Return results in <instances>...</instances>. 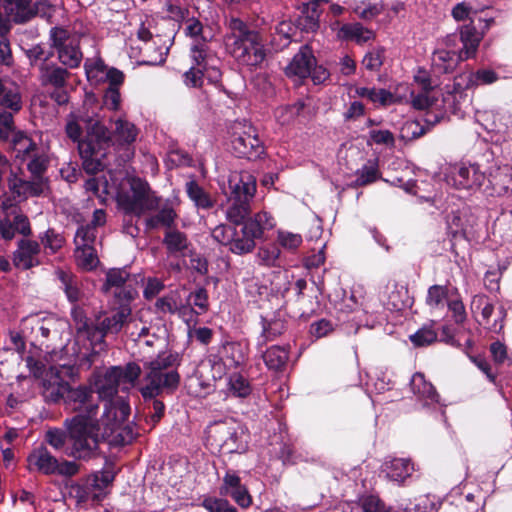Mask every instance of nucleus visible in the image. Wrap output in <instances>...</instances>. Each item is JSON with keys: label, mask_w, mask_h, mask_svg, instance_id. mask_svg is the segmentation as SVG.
Here are the masks:
<instances>
[{"label": "nucleus", "mask_w": 512, "mask_h": 512, "mask_svg": "<svg viewBox=\"0 0 512 512\" xmlns=\"http://www.w3.org/2000/svg\"><path fill=\"white\" fill-rule=\"evenodd\" d=\"M448 297L446 286L433 285L429 287L426 297V303L429 307L437 309L443 307Z\"/></svg>", "instance_id": "nucleus-47"}, {"label": "nucleus", "mask_w": 512, "mask_h": 512, "mask_svg": "<svg viewBox=\"0 0 512 512\" xmlns=\"http://www.w3.org/2000/svg\"><path fill=\"white\" fill-rule=\"evenodd\" d=\"M411 104L413 108L418 110H426L425 120L428 114L436 112L440 105L439 93L436 90H420L419 92L411 91Z\"/></svg>", "instance_id": "nucleus-34"}, {"label": "nucleus", "mask_w": 512, "mask_h": 512, "mask_svg": "<svg viewBox=\"0 0 512 512\" xmlns=\"http://www.w3.org/2000/svg\"><path fill=\"white\" fill-rule=\"evenodd\" d=\"M407 292L397 287H393L388 295L387 307L390 310L400 311L407 306Z\"/></svg>", "instance_id": "nucleus-55"}, {"label": "nucleus", "mask_w": 512, "mask_h": 512, "mask_svg": "<svg viewBox=\"0 0 512 512\" xmlns=\"http://www.w3.org/2000/svg\"><path fill=\"white\" fill-rule=\"evenodd\" d=\"M369 101H371L373 104L385 107L396 103L397 100L396 97L386 89L371 88Z\"/></svg>", "instance_id": "nucleus-56"}, {"label": "nucleus", "mask_w": 512, "mask_h": 512, "mask_svg": "<svg viewBox=\"0 0 512 512\" xmlns=\"http://www.w3.org/2000/svg\"><path fill=\"white\" fill-rule=\"evenodd\" d=\"M97 109V106L85 102L80 109L68 114L65 124L67 137L78 144L83 169L92 175L104 169L103 160L112 146H130L139 133L138 128L123 117L111 120V132Z\"/></svg>", "instance_id": "nucleus-2"}, {"label": "nucleus", "mask_w": 512, "mask_h": 512, "mask_svg": "<svg viewBox=\"0 0 512 512\" xmlns=\"http://www.w3.org/2000/svg\"><path fill=\"white\" fill-rule=\"evenodd\" d=\"M337 36L341 40H352L357 44H364L374 40L375 33L364 27L361 23H347L340 27Z\"/></svg>", "instance_id": "nucleus-33"}, {"label": "nucleus", "mask_w": 512, "mask_h": 512, "mask_svg": "<svg viewBox=\"0 0 512 512\" xmlns=\"http://www.w3.org/2000/svg\"><path fill=\"white\" fill-rule=\"evenodd\" d=\"M39 239L44 248L49 250L52 254L61 249L64 244L63 236L57 233L54 229H48L44 233L40 234Z\"/></svg>", "instance_id": "nucleus-48"}, {"label": "nucleus", "mask_w": 512, "mask_h": 512, "mask_svg": "<svg viewBox=\"0 0 512 512\" xmlns=\"http://www.w3.org/2000/svg\"><path fill=\"white\" fill-rule=\"evenodd\" d=\"M256 192V179L248 172H232L228 178L226 218L229 222L244 224L251 213V201Z\"/></svg>", "instance_id": "nucleus-6"}, {"label": "nucleus", "mask_w": 512, "mask_h": 512, "mask_svg": "<svg viewBox=\"0 0 512 512\" xmlns=\"http://www.w3.org/2000/svg\"><path fill=\"white\" fill-rule=\"evenodd\" d=\"M204 76L208 77V71L196 66H191L188 71L184 73V82L190 87H200L203 83Z\"/></svg>", "instance_id": "nucleus-60"}, {"label": "nucleus", "mask_w": 512, "mask_h": 512, "mask_svg": "<svg viewBox=\"0 0 512 512\" xmlns=\"http://www.w3.org/2000/svg\"><path fill=\"white\" fill-rule=\"evenodd\" d=\"M73 460H62L57 462L55 474L63 477H73L80 471V465L77 463L78 459L71 457Z\"/></svg>", "instance_id": "nucleus-59"}, {"label": "nucleus", "mask_w": 512, "mask_h": 512, "mask_svg": "<svg viewBox=\"0 0 512 512\" xmlns=\"http://www.w3.org/2000/svg\"><path fill=\"white\" fill-rule=\"evenodd\" d=\"M470 309L477 323L486 330L493 333L502 331L507 316L504 306L495 307L488 296L476 294L472 298Z\"/></svg>", "instance_id": "nucleus-10"}, {"label": "nucleus", "mask_w": 512, "mask_h": 512, "mask_svg": "<svg viewBox=\"0 0 512 512\" xmlns=\"http://www.w3.org/2000/svg\"><path fill=\"white\" fill-rule=\"evenodd\" d=\"M13 146L17 153V157L22 154L23 156H31L37 150L36 144L25 133L18 131L13 135Z\"/></svg>", "instance_id": "nucleus-46"}, {"label": "nucleus", "mask_w": 512, "mask_h": 512, "mask_svg": "<svg viewBox=\"0 0 512 512\" xmlns=\"http://www.w3.org/2000/svg\"><path fill=\"white\" fill-rule=\"evenodd\" d=\"M163 244L169 254H180L188 249L189 240L184 232L171 227L164 234Z\"/></svg>", "instance_id": "nucleus-37"}, {"label": "nucleus", "mask_w": 512, "mask_h": 512, "mask_svg": "<svg viewBox=\"0 0 512 512\" xmlns=\"http://www.w3.org/2000/svg\"><path fill=\"white\" fill-rule=\"evenodd\" d=\"M8 188L14 197L26 199L40 196L47 189V179L31 178V180H27L11 171L8 177Z\"/></svg>", "instance_id": "nucleus-23"}, {"label": "nucleus", "mask_w": 512, "mask_h": 512, "mask_svg": "<svg viewBox=\"0 0 512 512\" xmlns=\"http://www.w3.org/2000/svg\"><path fill=\"white\" fill-rule=\"evenodd\" d=\"M363 8L361 6H357L355 8V12L365 20L372 19L379 14H381L384 10V4L382 2L379 3H370V2H362Z\"/></svg>", "instance_id": "nucleus-58"}, {"label": "nucleus", "mask_w": 512, "mask_h": 512, "mask_svg": "<svg viewBox=\"0 0 512 512\" xmlns=\"http://www.w3.org/2000/svg\"><path fill=\"white\" fill-rule=\"evenodd\" d=\"M58 324V320L53 315L36 314L23 320V329L30 330L34 339L42 344V340L48 339L51 334L57 335L59 333Z\"/></svg>", "instance_id": "nucleus-25"}, {"label": "nucleus", "mask_w": 512, "mask_h": 512, "mask_svg": "<svg viewBox=\"0 0 512 512\" xmlns=\"http://www.w3.org/2000/svg\"><path fill=\"white\" fill-rule=\"evenodd\" d=\"M21 107L19 88L14 85L6 86L0 79V110H3L0 112V125L9 136L13 129L12 113L18 112Z\"/></svg>", "instance_id": "nucleus-17"}, {"label": "nucleus", "mask_w": 512, "mask_h": 512, "mask_svg": "<svg viewBox=\"0 0 512 512\" xmlns=\"http://www.w3.org/2000/svg\"><path fill=\"white\" fill-rule=\"evenodd\" d=\"M288 357V351L280 346H272L263 354L266 366L272 370H281L285 366Z\"/></svg>", "instance_id": "nucleus-41"}, {"label": "nucleus", "mask_w": 512, "mask_h": 512, "mask_svg": "<svg viewBox=\"0 0 512 512\" xmlns=\"http://www.w3.org/2000/svg\"><path fill=\"white\" fill-rule=\"evenodd\" d=\"M228 390L236 397L245 398L251 394L252 388L246 377L240 373H233L228 379Z\"/></svg>", "instance_id": "nucleus-44"}, {"label": "nucleus", "mask_w": 512, "mask_h": 512, "mask_svg": "<svg viewBox=\"0 0 512 512\" xmlns=\"http://www.w3.org/2000/svg\"><path fill=\"white\" fill-rule=\"evenodd\" d=\"M460 80L463 77L455 78L452 84H447L444 91L439 98L440 105L437 107L436 112L428 114L426 123L429 125H435L440 122L447 113L459 114L461 111L462 103L465 101L466 93L465 89L468 87V83L464 85Z\"/></svg>", "instance_id": "nucleus-12"}, {"label": "nucleus", "mask_w": 512, "mask_h": 512, "mask_svg": "<svg viewBox=\"0 0 512 512\" xmlns=\"http://www.w3.org/2000/svg\"><path fill=\"white\" fill-rule=\"evenodd\" d=\"M130 277L125 269L113 268L106 273V281L102 286L104 293H109L114 288L116 303L129 304L137 295V291L127 281Z\"/></svg>", "instance_id": "nucleus-16"}, {"label": "nucleus", "mask_w": 512, "mask_h": 512, "mask_svg": "<svg viewBox=\"0 0 512 512\" xmlns=\"http://www.w3.org/2000/svg\"><path fill=\"white\" fill-rule=\"evenodd\" d=\"M277 240L281 247L288 250H295L301 245L302 236L288 231H278Z\"/></svg>", "instance_id": "nucleus-57"}, {"label": "nucleus", "mask_w": 512, "mask_h": 512, "mask_svg": "<svg viewBox=\"0 0 512 512\" xmlns=\"http://www.w3.org/2000/svg\"><path fill=\"white\" fill-rule=\"evenodd\" d=\"M280 255V250L276 246L263 247L258 251L260 264L265 266H275Z\"/></svg>", "instance_id": "nucleus-61"}, {"label": "nucleus", "mask_w": 512, "mask_h": 512, "mask_svg": "<svg viewBox=\"0 0 512 512\" xmlns=\"http://www.w3.org/2000/svg\"><path fill=\"white\" fill-rule=\"evenodd\" d=\"M27 164V169L31 173V178H45L43 174L48 167V158L44 154L34 153Z\"/></svg>", "instance_id": "nucleus-50"}, {"label": "nucleus", "mask_w": 512, "mask_h": 512, "mask_svg": "<svg viewBox=\"0 0 512 512\" xmlns=\"http://www.w3.org/2000/svg\"><path fill=\"white\" fill-rule=\"evenodd\" d=\"M141 375V368L135 362L125 366H111L95 381L98 398L104 401L101 423L105 433L115 431L130 415L131 408L125 397L118 396L119 388L128 391Z\"/></svg>", "instance_id": "nucleus-3"}, {"label": "nucleus", "mask_w": 512, "mask_h": 512, "mask_svg": "<svg viewBox=\"0 0 512 512\" xmlns=\"http://www.w3.org/2000/svg\"><path fill=\"white\" fill-rule=\"evenodd\" d=\"M184 32H185V35H187L193 39V42H195L196 40H201V41L206 40L202 36V32H203L202 23L194 17L186 20Z\"/></svg>", "instance_id": "nucleus-64"}, {"label": "nucleus", "mask_w": 512, "mask_h": 512, "mask_svg": "<svg viewBox=\"0 0 512 512\" xmlns=\"http://www.w3.org/2000/svg\"><path fill=\"white\" fill-rule=\"evenodd\" d=\"M118 204L126 214L141 217L146 215L144 226L146 231L173 227L178 215L175 210L176 200H162L151 190L149 184L140 179L133 178L130 191L118 196Z\"/></svg>", "instance_id": "nucleus-4"}, {"label": "nucleus", "mask_w": 512, "mask_h": 512, "mask_svg": "<svg viewBox=\"0 0 512 512\" xmlns=\"http://www.w3.org/2000/svg\"><path fill=\"white\" fill-rule=\"evenodd\" d=\"M16 234L29 237L32 228L29 218L20 209L14 208L0 217V237L4 241H11Z\"/></svg>", "instance_id": "nucleus-21"}, {"label": "nucleus", "mask_w": 512, "mask_h": 512, "mask_svg": "<svg viewBox=\"0 0 512 512\" xmlns=\"http://www.w3.org/2000/svg\"><path fill=\"white\" fill-rule=\"evenodd\" d=\"M117 304L118 307L111 315L105 314L97 319L96 330L100 333L101 338L107 334H117L131 315L129 304Z\"/></svg>", "instance_id": "nucleus-27"}, {"label": "nucleus", "mask_w": 512, "mask_h": 512, "mask_svg": "<svg viewBox=\"0 0 512 512\" xmlns=\"http://www.w3.org/2000/svg\"><path fill=\"white\" fill-rule=\"evenodd\" d=\"M180 383V375L177 369L169 372L146 370L143 385L140 387L141 396L145 401L165 394L170 395L176 391Z\"/></svg>", "instance_id": "nucleus-13"}, {"label": "nucleus", "mask_w": 512, "mask_h": 512, "mask_svg": "<svg viewBox=\"0 0 512 512\" xmlns=\"http://www.w3.org/2000/svg\"><path fill=\"white\" fill-rule=\"evenodd\" d=\"M85 72L89 80L98 79L99 74L105 72V65L99 58H88L84 63Z\"/></svg>", "instance_id": "nucleus-62"}, {"label": "nucleus", "mask_w": 512, "mask_h": 512, "mask_svg": "<svg viewBox=\"0 0 512 512\" xmlns=\"http://www.w3.org/2000/svg\"><path fill=\"white\" fill-rule=\"evenodd\" d=\"M207 440L210 444L224 453L238 452L239 443L238 425L233 421H218L207 427Z\"/></svg>", "instance_id": "nucleus-15"}, {"label": "nucleus", "mask_w": 512, "mask_h": 512, "mask_svg": "<svg viewBox=\"0 0 512 512\" xmlns=\"http://www.w3.org/2000/svg\"><path fill=\"white\" fill-rule=\"evenodd\" d=\"M127 421L128 417L121 423V425L115 431L107 435V437L103 441L107 440L108 438L115 434V442L120 443L122 445L131 443L135 437V432L133 430V427L130 426V424Z\"/></svg>", "instance_id": "nucleus-52"}, {"label": "nucleus", "mask_w": 512, "mask_h": 512, "mask_svg": "<svg viewBox=\"0 0 512 512\" xmlns=\"http://www.w3.org/2000/svg\"><path fill=\"white\" fill-rule=\"evenodd\" d=\"M219 494L223 497H230L241 508H248L252 504V497L245 484L242 483L239 474L228 469L219 487Z\"/></svg>", "instance_id": "nucleus-20"}, {"label": "nucleus", "mask_w": 512, "mask_h": 512, "mask_svg": "<svg viewBox=\"0 0 512 512\" xmlns=\"http://www.w3.org/2000/svg\"><path fill=\"white\" fill-rule=\"evenodd\" d=\"M187 300L192 303L193 307L198 309L195 312L197 315L203 314L209 309L208 292L203 287H199L192 291Z\"/></svg>", "instance_id": "nucleus-49"}, {"label": "nucleus", "mask_w": 512, "mask_h": 512, "mask_svg": "<svg viewBox=\"0 0 512 512\" xmlns=\"http://www.w3.org/2000/svg\"><path fill=\"white\" fill-rule=\"evenodd\" d=\"M413 471L414 466L409 459L395 458L385 464L386 476L395 482H403Z\"/></svg>", "instance_id": "nucleus-35"}, {"label": "nucleus", "mask_w": 512, "mask_h": 512, "mask_svg": "<svg viewBox=\"0 0 512 512\" xmlns=\"http://www.w3.org/2000/svg\"><path fill=\"white\" fill-rule=\"evenodd\" d=\"M334 330V325L327 319H320L310 325V334L315 338H322Z\"/></svg>", "instance_id": "nucleus-63"}, {"label": "nucleus", "mask_w": 512, "mask_h": 512, "mask_svg": "<svg viewBox=\"0 0 512 512\" xmlns=\"http://www.w3.org/2000/svg\"><path fill=\"white\" fill-rule=\"evenodd\" d=\"M285 323L281 319L267 321L262 318V333L258 338V346H264L268 341L273 340L285 331Z\"/></svg>", "instance_id": "nucleus-40"}, {"label": "nucleus", "mask_w": 512, "mask_h": 512, "mask_svg": "<svg viewBox=\"0 0 512 512\" xmlns=\"http://www.w3.org/2000/svg\"><path fill=\"white\" fill-rule=\"evenodd\" d=\"M64 401L76 415L66 418L63 429L51 428L45 433V441L67 457L88 462L100 456V444L110 433H105L99 404L94 391L87 386L66 387Z\"/></svg>", "instance_id": "nucleus-1"}, {"label": "nucleus", "mask_w": 512, "mask_h": 512, "mask_svg": "<svg viewBox=\"0 0 512 512\" xmlns=\"http://www.w3.org/2000/svg\"><path fill=\"white\" fill-rule=\"evenodd\" d=\"M186 192L197 208L210 209L214 206L211 196L195 181L186 183Z\"/></svg>", "instance_id": "nucleus-39"}, {"label": "nucleus", "mask_w": 512, "mask_h": 512, "mask_svg": "<svg viewBox=\"0 0 512 512\" xmlns=\"http://www.w3.org/2000/svg\"><path fill=\"white\" fill-rule=\"evenodd\" d=\"M226 27L225 44L232 57L249 67L261 65L266 58L261 34L237 17L227 19Z\"/></svg>", "instance_id": "nucleus-5"}, {"label": "nucleus", "mask_w": 512, "mask_h": 512, "mask_svg": "<svg viewBox=\"0 0 512 512\" xmlns=\"http://www.w3.org/2000/svg\"><path fill=\"white\" fill-rule=\"evenodd\" d=\"M77 265L86 271L95 269L99 263L95 247L75 248Z\"/></svg>", "instance_id": "nucleus-42"}, {"label": "nucleus", "mask_w": 512, "mask_h": 512, "mask_svg": "<svg viewBox=\"0 0 512 512\" xmlns=\"http://www.w3.org/2000/svg\"><path fill=\"white\" fill-rule=\"evenodd\" d=\"M180 364V357L178 353L166 352L161 353L157 358L146 362L144 368L150 371L169 372L170 369H176Z\"/></svg>", "instance_id": "nucleus-38"}, {"label": "nucleus", "mask_w": 512, "mask_h": 512, "mask_svg": "<svg viewBox=\"0 0 512 512\" xmlns=\"http://www.w3.org/2000/svg\"><path fill=\"white\" fill-rule=\"evenodd\" d=\"M463 52H456L454 50H447L445 48H438L434 51L432 56L433 66L442 73L452 72L459 62L465 60Z\"/></svg>", "instance_id": "nucleus-32"}, {"label": "nucleus", "mask_w": 512, "mask_h": 512, "mask_svg": "<svg viewBox=\"0 0 512 512\" xmlns=\"http://www.w3.org/2000/svg\"><path fill=\"white\" fill-rule=\"evenodd\" d=\"M385 48L373 47L366 52L362 59V66L370 72H379L385 61Z\"/></svg>", "instance_id": "nucleus-43"}, {"label": "nucleus", "mask_w": 512, "mask_h": 512, "mask_svg": "<svg viewBox=\"0 0 512 512\" xmlns=\"http://www.w3.org/2000/svg\"><path fill=\"white\" fill-rule=\"evenodd\" d=\"M53 47L56 48L59 61L68 69L79 67L83 55L79 48V36L62 27L50 31Z\"/></svg>", "instance_id": "nucleus-11"}, {"label": "nucleus", "mask_w": 512, "mask_h": 512, "mask_svg": "<svg viewBox=\"0 0 512 512\" xmlns=\"http://www.w3.org/2000/svg\"><path fill=\"white\" fill-rule=\"evenodd\" d=\"M315 62L316 60L311 50L307 46H303L286 67V75L288 77L304 79L310 75Z\"/></svg>", "instance_id": "nucleus-29"}, {"label": "nucleus", "mask_w": 512, "mask_h": 512, "mask_svg": "<svg viewBox=\"0 0 512 512\" xmlns=\"http://www.w3.org/2000/svg\"><path fill=\"white\" fill-rule=\"evenodd\" d=\"M211 236L219 244L229 246L230 250L235 237V229L229 225L220 224L212 229Z\"/></svg>", "instance_id": "nucleus-51"}, {"label": "nucleus", "mask_w": 512, "mask_h": 512, "mask_svg": "<svg viewBox=\"0 0 512 512\" xmlns=\"http://www.w3.org/2000/svg\"><path fill=\"white\" fill-rule=\"evenodd\" d=\"M460 41L463 44V48L459 52H463V56L468 59L475 56L481 37L476 28L469 24L461 27Z\"/></svg>", "instance_id": "nucleus-36"}, {"label": "nucleus", "mask_w": 512, "mask_h": 512, "mask_svg": "<svg viewBox=\"0 0 512 512\" xmlns=\"http://www.w3.org/2000/svg\"><path fill=\"white\" fill-rule=\"evenodd\" d=\"M49 7L46 1H40L33 5L31 0L4 1V10L15 23H25L37 15L44 17L47 15Z\"/></svg>", "instance_id": "nucleus-18"}, {"label": "nucleus", "mask_w": 512, "mask_h": 512, "mask_svg": "<svg viewBox=\"0 0 512 512\" xmlns=\"http://www.w3.org/2000/svg\"><path fill=\"white\" fill-rule=\"evenodd\" d=\"M168 48L162 43V39L156 36L152 42H144V45H138L131 48V56L138 58V63L142 65L156 66L166 61Z\"/></svg>", "instance_id": "nucleus-24"}, {"label": "nucleus", "mask_w": 512, "mask_h": 512, "mask_svg": "<svg viewBox=\"0 0 512 512\" xmlns=\"http://www.w3.org/2000/svg\"><path fill=\"white\" fill-rule=\"evenodd\" d=\"M410 341L418 347L426 346L437 339V333L431 327H423L410 335Z\"/></svg>", "instance_id": "nucleus-53"}, {"label": "nucleus", "mask_w": 512, "mask_h": 512, "mask_svg": "<svg viewBox=\"0 0 512 512\" xmlns=\"http://www.w3.org/2000/svg\"><path fill=\"white\" fill-rule=\"evenodd\" d=\"M97 238V230L92 225H81L75 234L76 248L94 247Z\"/></svg>", "instance_id": "nucleus-45"}, {"label": "nucleus", "mask_w": 512, "mask_h": 512, "mask_svg": "<svg viewBox=\"0 0 512 512\" xmlns=\"http://www.w3.org/2000/svg\"><path fill=\"white\" fill-rule=\"evenodd\" d=\"M275 226L274 218L267 212H259L247 219L242 228L235 230L230 251L242 255L251 252L256 246V240L263 238L264 233Z\"/></svg>", "instance_id": "nucleus-7"}, {"label": "nucleus", "mask_w": 512, "mask_h": 512, "mask_svg": "<svg viewBox=\"0 0 512 512\" xmlns=\"http://www.w3.org/2000/svg\"><path fill=\"white\" fill-rule=\"evenodd\" d=\"M40 251L41 244L39 242L23 237L17 242V248L13 252V264L22 270L37 266L40 263L38 259Z\"/></svg>", "instance_id": "nucleus-26"}, {"label": "nucleus", "mask_w": 512, "mask_h": 512, "mask_svg": "<svg viewBox=\"0 0 512 512\" xmlns=\"http://www.w3.org/2000/svg\"><path fill=\"white\" fill-rule=\"evenodd\" d=\"M410 388L417 401L424 408H436L441 406L440 396L434 386L428 382L422 373H415L410 381Z\"/></svg>", "instance_id": "nucleus-28"}, {"label": "nucleus", "mask_w": 512, "mask_h": 512, "mask_svg": "<svg viewBox=\"0 0 512 512\" xmlns=\"http://www.w3.org/2000/svg\"><path fill=\"white\" fill-rule=\"evenodd\" d=\"M232 150L239 158L257 159L264 152L257 130L248 123L239 124L231 140Z\"/></svg>", "instance_id": "nucleus-14"}, {"label": "nucleus", "mask_w": 512, "mask_h": 512, "mask_svg": "<svg viewBox=\"0 0 512 512\" xmlns=\"http://www.w3.org/2000/svg\"><path fill=\"white\" fill-rule=\"evenodd\" d=\"M248 358V346L241 342L225 341L216 352L211 351L207 361L212 370L218 374V378L225 373L226 369L243 366Z\"/></svg>", "instance_id": "nucleus-9"}, {"label": "nucleus", "mask_w": 512, "mask_h": 512, "mask_svg": "<svg viewBox=\"0 0 512 512\" xmlns=\"http://www.w3.org/2000/svg\"><path fill=\"white\" fill-rule=\"evenodd\" d=\"M190 58L192 66L208 71V79L210 81H218L220 78V70L218 69V58L216 54L209 48L206 40H196L190 46Z\"/></svg>", "instance_id": "nucleus-19"}, {"label": "nucleus", "mask_w": 512, "mask_h": 512, "mask_svg": "<svg viewBox=\"0 0 512 512\" xmlns=\"http://www.w3.org/2000/svg\"><path fill=\"white\" fill-rule=\"evenodd\" d=\"M72 73L68 68L55 62H43L39 67V80L41 85L49 90L50 98L58 105L67 104L71 89L70 79Z\"/></svg>", "instance_id": "nucleus-8"}, {"label": "nucleus", "mask_w": 512, "mask_h": 512, "mask_svg": "<svg viewBox=\"0 0 512 512\" xmlns=\"http://www.w3.org/2000/svg\"><path fill=\"white\" fill-rule=\"evenodd\" d=\"M157 312L163 314H175L178 308L177 295L174 293L165 295L157 299L155 303Z\"/></svg>", "instance_id": "nucleus-54"}, {"label": "nucleus", "mask_w": 512, "mask_h": 512, "mask_svg": "<svg viewBox=\"0 0 512 512\" xmlns=\"http://www.w3.org/2000/svg\"><path fill=\"white\" fill-rule=\"evenodd\" d=\"M29 469L44 475H54L58 459L44 446L35 448L27 458Z\"/></svg>", "instance_id": "nucleus-30"}, {"label": "nucleus", "mask_w": 512, "mask_h": 512, "mask_svg": "<svg viewBox=\"0 0 512 512\" xmlns=\"http://www.w3.org/2000/svg\"><path fill=\"white\" fill-rule=\"evenodd\" d=\"M55 275L68 301L73 304L79 302L83 296L79 278L72 272L63 269L56 270Z\"/></svg>", "instance_id": "nucleus-31"}, {"label": "nucleus", "mask_w": 512, "mask_h": 512, "mask_svg": "<svg viewBox=\"0 0 512 512\" xmlns=\"http://www.w3.org/2000/svg\"><path fill=\"white\" fill-rule=\"evenodd\" d=\"M485 179L478 165L469 164L454 167L447 181L459 189H475L481 187Z\"/></svg>", "instance_id": "nucleus-22"}]
</instances>
